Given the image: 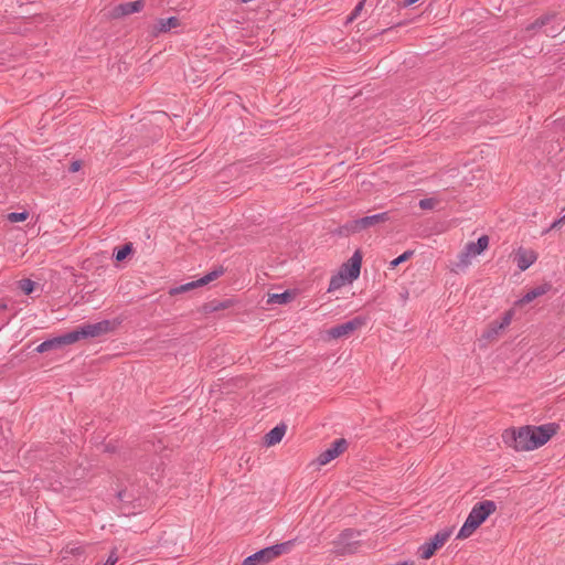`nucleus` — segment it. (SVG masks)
<instances>
[{
	"mask_svg": "<svg viewBox=\"0 0 565 565\" xmlns=\"http://www.w3.org/2000/svg\"><path fill=\"white\" fill-rule=\"evenodd\" d=\"M414 252L413 250H406L404 252L402 255H399L398 257H396L395 259H393L391 262V267L392 268H395L397 267L399 264L408 260L412 256H413Z\"/></svg>",
	"mask_w": 565,
	"mask_h": 565,
	"instance_id": "obj_28",
	"label": "nucleus"
},
{
	"mask_svg": "<svg viewBox=\"0 0 565 565\" xmlns=\"http://www.w3.org/2000/svg\"><path fill=\"white\" fill-rule=\"evenodd\" d=\"M388 220V213L383 212L374 215L364 216L358 220L347 222L343 230L352 233H358L377 224L384 223Z\"/></svg>",
	"mask_w": 565,
	"mask_h": 565,
	"instance_id": "obj_8",
	"label": "nucleus"
},
{
	"mask_svg": "<svg viewBox=\"0 0 565 565\" xmlns=\"http://www.w3.org/2000/svg\"><path fill=\"white\" fill-rule=\"evenodd\" d=\"M396 565H414V563L413 562H402Z\"/></svg>",
	"mask_w": 565,
	"mask_h": 565,
	"instance_id": "obj_37",
	"label": "nucleus"
},
{
	"mask_svg": "<svg viewBox=\"0 0 565 565\" xmlns=\"http://www.w3.org/2000/svg\"><path fill=\"white\" fill-rule=\"evenodd\" d=\"M179 25L180 20L177 17L159 19L153 26V34L157 35L158 33L168 32L171 29L177 28Z\"/></svg>",
	"mask_w": 565,
	"mask_h": 565,
	"instance_id": "obj_18",
	"label": "nucleus"
},
{
	"mask_svg": "<svg viewBox=\"0 0 565 565\" xmlns=\"http://www.w3.org/2000/svg\"><path fill=\"white\" fill-rule=\"evenodd\" d=\"M365 324V319L355 317L344 323L332 327L328 333L333 339L347 337Z\"/></svg>",
	"mask_w": 565,
	"mask_h": 565,
	"instance_id": "obj_9",
	"label": "nucleus"
},
{
	"mask_svg": "<svg viewBox=\"0 0 565 565\" xmlns=\"http://www.w3.org/2000/svg\"><path fill=\"white\" fill-rule=\"evenodd\" d=\"M28 217H29V212H26V211L11 212L7 216L8 221H10L11 223L24 222Z\"/></svg>",
	"mask_w": 565,
	"mask_h": 565,
	"instance_id": "obj_27",
	"label": "nucleus"
},
{
	"mask_svg": "<svg viewBox=\"0 0 565 565\" xmlns=\"http://www.w3.org/2000/svg\"><path fill=\"white\" fill-rule=\"evenodd\" d=\"M348 281L344 276V271H339L337 275H333L329 282L328 291L338 290Z\"/></svg>",
	"mask_w": 565,
	"mask_h": 565,
	"instance_id": "obj_24",
	"label": "nucleus"
},
{
	"mask_svg": "<svg viewBox=\"0 0 565 565\" xmlns=\"http://www.w3.org/2000/svg\"><path fill=\"white\" fill-rule=\"evenodd\" d=\"M118 561L117 551L114 548L103 565H115Z\"/></svg>",
	"mask_w": 565,
	"mask_h": 565,
	"instance_id": "obj_33",
	"label": "nucleus"
},
{
	"mask_svg": "<svg viewBox=\"0 0 565 565\" xmlns=\"http://www.w3.org/2000/svg\"><path fill=\"white\" fill-rule=\"evenodd\" d=\"M294 546V541H287L284 543L275 544L265 547L256 553L247 556L242 565H266L280 555L288 553Z\"/></svg>",
	"mask_w": 565,
	"mask_h": 565,
	"instance_id": "obj_3",
	"label": "nucleus"
},
{
	"mask_svg": "<svg viewBox=\"0 0 565 565\" xmlns=\"http://www.w3.org/2000/svg\"><path fill=\"white\" fill-rule=\"evenodd\" d=\"M115 323L109 320H103L96 323H86L71 331L73 342L82 339L97 338L115 329Z\"/></svg>",
	"mask_w": 565,
	"mask_h": 565,
	"instance_id": "obj_4",
	"label": "nucleus"
},
{
	"mask_svg": "<svg viewBox=\"0 0 565 565\" xmlns=\"http://www.w3.org/2000/svg\"><path fill=\"white\" fill-rule=\"evenodd\" d=\"M511 319H512V313L509 311L502 317L500 323H498V324H497V322L493 323L494 327L489 330L487 337L490 338L492 334H498L499 330L507 328L511 323Z\"/></svg>",
	"mask_w": 565,
	"mask_h": 565,
	"instance_id": "obj_25",
	"label": "nucleus"
},
{
	"mask_svg": "<svg viewBox=\"0 0 565 565\" xmlns=\"http://www.w3.org/2000/svg\"><path fill=\"white\" fill-rule=\"evenodd\" d=\"M225 271H226V269L222 265H220V266L215 267L212 271L207 273L206 275H204L203 277H201L198 280L190 281L184 285L171 288L169 294L171 296H174V295L190 291L196 287L207 285L211 281H213V280L217 279L218 277H221L222 275H224Z\"/></svg>",
	"mask_w": 565,
	"mask_h": 565,
	"instance_id": "obj_7",
	"label": "nucleus"
},
{
	"mask_svg": "<svg viewBox=\"0 0 565 565\" xmlns=\"http://www.w3.org/2000/svg\"><path fill=\"white\" fill-rule=\"evenodd\" d=\"M475 256L467 247L459 254V264L458 266H468L470 263V257Z\"/></svg>",
	"mask_w": 565,
	"mask_h": 565,
	"instance_id": "obj_29",
	"label": "nucleus"
},
{
	"mask_svg": "<svg viewBox=\"0 0 565 565\" xmlns=\"http://www.w3.org/2000/svg\"><path fill=\"white\" fill-rule=\"evenodd\" d=\"M495 510L497 504L492 500H483L476 503L459 530L457 540L469 537Z\"/></svg>",
	"mask_w": 565,
	"mask_h": 565,
	"instance_id": "obj_2",
	"label": "nucleus"
},
{
	"mask_svg": "<svg viewBox=\"0 0 565 565\" xmlns=\"http://www.w3.org/2000/svg\"><path fill=\"white\" fill-rule=\"evenodd\" d=\"M35 282L29 278L21 279L19 281V288L24 295H31L34 290Z\"/></svg>",
	"mask_w": 565,
	"mask_h": 565,
	"instance_id": "obj_26",
	"label": "nucleus"
},
{
	"mask_svg": "<svg viewBox=\"0 0 565 565\" xmlns=\"http://www.w3.org/2000/svg\"><path fill=\"white\" fill-rule=\"evenodd\" d=\"M557 428L556 424L523 426L518 429H505L502 438L516 451H529L545 445L557 433Z\"/></svg>",
	"mask_w": 565,
	"mask_h": 565,
	"instance_id": "obj_1",
	"label": "nucleus"
},
{
	"mask_svg": "<svg viewBox=\"0 0 565 565\" xmlns=\"http://www.w3.org/2000/svg\"><path fill=\"white\" fill-rule=\"evenodd\" d=\"M230 306H231V301L230 300H224V301L213 300V301L204 303L203 311L205 313H212V312H216V311L226 309Z\"/></svg>",
	"mask_w": 565,
	"mask_h": 565,
	"instance_id": "obj_21",
	"label": "nucleus"
},
{
	"mask_svg": "<svg viewBox=\"0 0 565 565\" xmlns=\"http://www.w3.org/2000/svg\"><path fill=\"white\" fill-rule=\"evenodd\" d=\"M418 0H404V6H412L416 3Z\"/></svg>",
	"mask_w": 565,
	"mask_h": 565,
	"instance_id": "obj_36",
	"label": "nucleus"
},
{
	"mask_svg": "<svg viewBox=\"0 0 565 565\" xmlns=\"http://www.w3.org/2000/svg\"><path fill=\"white\" fill-rule=\"evenodd\" d=\"M117 498L119 501L125 503H130L134 500V495L130 494L126 489L118 491Z\"/></svg>",
	"mask_w": 565,
	"mask_h": 565,
	"instance_id": "obj_32",
	"label": "nucleus"
},
{
	"mask_svg": "<svg viewBox=\"0 0 565 565\" xmlns=\"http://www.w3.org/2000/svg\"><path fill=\"white\" fill-rule=\"evenodd\" d=\"M552 289V284L551 282H544L540 286H536L532 289H530L523 297L522 299L520 300L521 303H529L531 301H533L534 299L545 295L546 292H548L550 290Z\"/></svg>",
	"mask_w": 565,
	"mask_h": 565,
	"instance_id": "obj_17",
	"label": "nucleus"
},
{
	"mask_svg": "<svg viewBox=\"0 0 565 565\" xmlns=\"http://www.w3.org/2000/svg\"><path fill=\"white\" fill-rule=\"evenodd\" d=\"M287 426L285 424H279L270 429L264 437V441L266 446H274L282 439L286 434Z\"/></svg>",
	"mask_w": 565,
	"mask_h": 565,
	"instance_id": "obj_16",
	"label": "nucleus"
},
{
	"mask_svg": "<svg viewBox=\"0 0 565 565\" xmlns=\"http://www.w3.org/2000/svg\"><path fill=\"white\" fill-rule=\"evenodd\" d=\"M437 204V200L434 198L422 199L418 203L422 210H433Z\"/></svg>",
	"mask_w": 565,
	"mask_h": 565,
	"instance_id": "obj_30",
	"label": "nucleus"
},
{
	"mask_svg": "<svg viewBox=\"0 0 565 565\" xmlns=\"http://www.w3.org/2000/svg\"><path fill=\"white\" fill-rule=\"evenodd\" d=\"M361 264H362V254L360 250H355L351 258L345 262L340 271H344V276L348 279V282H352L358 279L361 273Z\"/></svg>",
	"mask_w": 565,
	"mask_h": 565,
	"instance_id": "obj_11",
	"label": "nucleus"
},
{
	"mask_svg": "<svg viewBox=\"0 0 565 565\" xmlns=\"http://www.w3.org/2000/svg\"><path fill=\"white\" fill-rule=\"evenodd\" d=\"M134 247L131 243H126L114 250V257L117 262L125 260L131 253Z\"/></svg>",
	"mask_w": 565,
	"mask_h": 565,
	"instance_id": "obj_23",
	"label": "nucleus"
},
{
	"mask_svg": "<svg viewBox=\"0 0 565 565\" xmlns=\"http://www.w3.org/2000/svg\"><path fill=\"white\" fill-rule=\"evenodd\" d=\"M82 167V161L79 160H76V161H73L70 167H68V171L74 173V172H77Z\"/></svg>",
	"mask_w": 565,
	"mask_h": 565,
	"instance_id": "obj_35",
	"label": "nucleus"
},
{
	"mask_svg": "<svg viewBox=\"0 0 565 565\" xmlns=\"http://www.w3.org/2000/svg\"><path fill=\"white\" fill-rule=\"evenodd\" d=\"M146 6L145 0H136L131 2L120 3L114 7L110 11L113 19H120L135 12H140Z\"/></svg>",
	"mask_w": 565,
	"mask_h": 565,
	"instance_id": "obj_12",
	"label": "nucleus"
},
{
	"mask_svg": "<svg viewBox=\"0 0 565 565\" xmlns=\"http://www.w3.org/2000/svg\"><path fill=\"white\" fill-rule=\"evenodd\" d=\"M489 245V237L487 235H482L478 238V241L470 242L466 245L468 250H470L475 256L481 254L483 250L487 249Z\"/></svg>",
	"mask_w": 565,
	"mask_h": 565,
	"instance_id": "obj_19",
	"label": "nucleus"
},
{
	"mask_svg": "<svg viewBox=\"0 0 565 565\" xmlns=\"http://www.w3.org/2000/svg\"><path fill=\"white\" fill-rule=\"evenodd\" d=\"M555 18V14L553 13H547V14H544L540 18H537L534 22H532L531 24H529L526 26V30L527 31H531V30H539V29H542L543 26H545L546 24H548L553 19Z\"/></svg>",
	"mask_w": 565,
	"mask_h": 565,
	"instance_id": "obj_22",
	"label": "nucleus"
},
{
	"mask_svg": "<svg viewBox=\"0 0 565 565\" xmlns=\"http://www.w3.org/2000/svg\"><path fill=\"white\" fill-rule=\"evenodd\" d=\"M292 299H294V294L289 290H286L281 294L269 295L267 302L284 305V303L291 301Z\"/></svg>",
	"mask_w": 565,
	"mask_h": 565,
	"instance_id": "obj_20",
	"label": "nucleus"
},
{
	"mask_svg": "<svg viewBox=\"0 0 565 565\" xmlns=\"http://www.w3.org/2000/svg\"><path fill=\"white\" fill-rule=\"evenodd\" d=\"M537 259V254L531 249L520 248L516 253V264L520 270H526Z\"/></svg>",
	"mask_w": 565,
	"mask_h": 565,
	"instance_id": "obj_14",
	"label": "nucleus"
},
{
	"mask_svg": "<svg viewBox=\"0 0 565 565\" xmlns=\"http://www.w3.org/2000/svg\"><path fill=\"white\" fill-rule=\"evenodd\" d=\"M564 223H565V213L558 220L554 221L551 224L550 230L559 228Z\"/></svg>",
	"mask_w": 565,
	"mask_h": 565,
	"instance_id": "obj_34",
	"label": "nucleus"
},
{
	"mask_svg": "<svg viewBox=\"0 0 565 565\" xmlns=\"http://www.w3.org/2000/svg\"><path fill=\"white\" fill-rule=\"evenodd\" d=\"M7 17H8L7 14H4V13H0V21H1L2 19L7 18Z\"/></svg>",
	"mask_w": 565,
	"mask_h": 565,
	"instance_id": "obj_38",
	"label": "nucleus"
},
{
	"mask_svg": "<svg viewBox=\"0 0 565 565\" xmlns=\"http://www.w3.org/2000/svg\"><path fill=\"white\" fill-rule=\"evenodd\" d=\"M359 533L352 529L344 530L339 537L333 541V553L337 555H350L354 554L360 545V542L355 540Z\"/></svg>",
	"mask_w": 565,
	"mask_h": 565,
	"instance_id": "obj_5",
	"label": "nucleus"
},
{
	"mask_svg": "<svg viewBox=\"0 0 565 565\" xmlns=\"http://www.w3.org/2000/svg\"><path fill=\"white\" fill-rule=\"evenodd\" d=\"M15 6L22 8L23 3L20 0H0V13L14 19L24 17L25 12L15 10Z\"/></svg>",
	"mask_w": 565,
	"mask_h": 565,
	"instance_id": "obj_15",
	"label": "nucleus"
},
{
	"mask_svg": "<svg viewBox=\"0 0 565 565\" xmlns=\"http://www.w3.org/2000/svg\"><path fill=\"white\" fill-rule=\"evenodd\" d=\"M72 343H74V342H73L71 332H67L63 335L55 337V338L43 341L41 344H39L36 347L35 351L39 353H44V352H47L51 350L60 349L63 345L72 344Z\"/></svg>",
	"mask_w": 565,
	"mask_h": 565,
	"instance_id": "obj_13",
	"label": "nucleus"
},
{
	"mask_svg": "<svg viewBox=\"0 0 565 565\" xmlns=\"http://www.w3.org/2000/svg\"><path fill=\"white\" fill-rule=\"evenodd\" d=\"M366 0H361L356 6L355 8L353 9V11L350 13V15L348 17V20L347 22H352L353 20H355L361 11L363 10L364 8V3H365Z\"/></svg>",
	"mask_w": 565,
	"mask_h": 565,
	"instance_id": "obj_31",
	"label": "nucleus"
},
{
	"mask_svg": "<svg viewBox=\"0 0 565 565\" xmlns=\"http://www.w3.org/2000/svg\"><path fill=\"white\" fill-rule=\"evenodd\" d=\"M348 448V441L344 438L337 439L331 444V446L322 451L318 458L317 461L320 466H324L329 463L331 460L339 457L341 454H343Z\"/></svg>",
	"mask_w": 565,
	"mask_h": 565,
	"instance_id": "obj_10",
	"label": "nucleus"
},
{
	"mask_svg": "<svg viewBox=\"0 0 565 565\" xmlns=\"http://www.w3.org/2000/svg\"><path fill=\"white\" fill-rule=\"evenodd\" d=\"M452 533L451 529H445L437 532L428 542L422 544L418 548L419 556L423 559L431 558L435 553L444 546Z\"/></svg>",
	"mask_w": 565,
	"mask_h": 565,
	"instance_id": "obj_6",
	"label": "nucleus"
}]
</instances>
